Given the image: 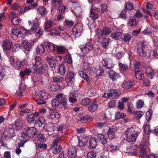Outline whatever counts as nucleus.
<instances>
[{
	"instance_id": "72a5a7b5",
	"label": "nucleus",
	"mask_w": 158,
	"mask_h": 158,
	"mask_svg": "<svg viewBox=\"0 0 158 158\" xmlns=\"http://www.w3.org/2000/svg\"><path fill=\"white\" fill-rule=\"evenodd\" d=\"M28 136L24 133H21L19 136V138L21 142L25 143L28 140Z\"/></svg>"
},
{
	"instance_id": "e433bc0d",
	"label": "nucleus",
	"mask_w": 158,
	"mask_h": 158,
	"mask_svg": "<svg viewBox=\"0 0 158 158\" xmlns=\"http://www.w3.org/2000/svg\"><path fill=\"white\" fill-rule=\"evenodd\" d=\"M118 64L119 67V69L120 71H126L128 69V67L126 64H123L122 63H119Z\"/></svg>"
},
{
	"instance_id": "5fc2aeb1",
	"label": "nucleus",
	"mask_w": 158,
	"mask_h": 158,
	"mask_svg": "<svg viewBox=\"0 0 158 158\" xmlns=\"http://www.w3.org/2000/svg\"><path fill=\"white\" fill-rule=\"evenodd\" d=\"M35 64L34 65L36 66L40 64L42 62V60L40 57L39 56H37L35 58Z\"/></svg>"
},
{
	"instance_id": "052dcab7",
	"label": "nucleus",
	"mask_w": 158,
	"mask_h": 158,
	"mask_svg": "<svg viewBox=\"0 0 158 158\" xmlns=\"http://www.w3.org/2000/svg\"><path fill=\"white\" fill-rule=\"evenodd\" d=\"M107 150L110 152L117 150L118 149V147L115 146H110L109 145L107 147Z\"/></svg>"
},
{
	"instance_id": "8fccbe9b",
	"label": "nucleus",
	"mask_w": 158,
	"mask_h": 158,
	"mask_svg": "<svg viewBox=\"0 0 158 158\" xmlns=\"http://www.w3.org/2000/svg\"><path fill=\"white\" fill-rule=\"evenodd\" d=\"M144 105V102L140 99L138 100L136 103V107L138 109H140L142 108Z\"/></svg>"
},
{
	"instance_id": "a211bd4d",
	"label": "nucleus",
	"mask_w": 158,
	"mask_h": 158,
	"mask_svg": "<svg viewBox=\"0 0 158 158\" xmlns=\"http://www.w3.org/2000/svg\"><path fill=\"white\" fill-rule=\"evenodd\" d=\"M97 140L96 138L94 137L91 138L89 142V148L91 149L96 148L97 145Z\"/></svg>"
},
{
	"instance_id": "4d7b16f0",
	"label": "nucleus",
	"mask_w": 158,
	"mask_h": 158,
	"mask_svg": "<svg viewBox=\"0 0 158 158\" xmlns=\"http://www.w3.org/2000/svg\"><path fill=\"white\" fill-rule=\"evenodd\" d=\"M80 74L81 77L84 78L86 81H88L89 80V78L88 75L86 74L83 71H80Z\"/></svg>"
},
{
	"instance_id": "37998d69",
	"label": "nucleus",
	"mask_w": 158,
	"mask_h": 158,
	"mask_svg": "<svg viewBox=\"0 0 158 158\" xmlns=\"http://www.w3.org/2000/svg\"><path fill=\"white\" fill-rule=\"evenodd\" d=\"M133 114L137 119H139L141 118L143 115L144 113L141 111L134 112Z\"/></svg>"
},
{
	"instance_id": "6e6552de",
	"label": "nucleus",
	"mask_w": 158,
	"mask_h": 158,
	"mask_svg": "<svg viewBox=\"0 0 158 158\" xmlns=\"http://www.w3.org/2000/svg\"><path fill=\"white\" fill-rule=\"evenodd\" d=\"M2 47L4 51H10L13 48V44L10 40L5 39L2 41Z\"/></svg>"
},
{
	"instance_id": "a19ab883",
	"label": "nucleus",
	"mask_w": 158,
	"mask_h": 158,
	"mask_svg": "<svg viewBox=\"0 0 158 158\" xmlns=\"http://www.w3.org/2000/svg\"><path fill=\"white\" fill-rule=\"evenodd\" d=\"M135 76L137 79L142 80L144 78V75L142 72L140 71H135Z\"/></svg>"
},
{
	"instance_id": "c756f323",
	"label": "nucleus",
	"mask_w": 158,
	"mask_h": 158,
	"mask_svg": "<svg viewBox=\"0 0 158 158\" xmlns=\"http://www.w3.org/2000/svg\"><path fill=\"white\" fill-rule=\"evenodd\" d=\"M89 17L93 20L92 22H94L95 20L98 18V15L96 13L91 10L89 14Z\"/></svg>"
},
{
	"instance_id": "f704fd0d",
	"label": "nucleus",
	"mask_w": 158,
	"mask_h": 158,
	"mask_svg": "<svg viewBox=\"0 0 158 158\" xmlns=\"http://www.w3.org/2000/svg\"><path fill=\"white\" fill-rule=\"evenodd\" d=\"M93 119V118L91 116H83L81 118L80 121L82 123H85L88 121H92Z\"/></svg>"
},
{
	"instance_id": "680f3d73",
	"label": "nucleus",
	"mask_w": 158,
	"mask_h": 158,
	"mask_svg": "<svg viewBox=\"0 0 158 158\" xmlns=\"http://www.w3.org/2000/svg\"><path fill=\"white\" fill-rule=\"evenodd\" d=\"M96 156V153L93 151L88 152L87 155V158H95Z\"/></svg>"
},
{
	"instance_id": "49530a36",
	"label": "nucleus",
	"mask_w": 158,
	"mask_h": 158,
	"mask_svg": "<svg viewBox=\"0 0 158 158\" xmlns=\"http://www.w3.org/2000/svg\"><path fill=\"white\" fill-rule=\"evenodd\" d=\"M69 101L70 102L73 103L76 102L77 99L73 97L75 96L73 94L70 92L69 94Z\"/></svg>"
},
{
	"instance_id": "39448f33",
	"label": "nucleus",
	"mask_w": 158,
	"mask_h": 158,
	"mask_svg": "<svg viewBox=\"0 0 158 158\" xmlns=\"http://www.w3.org/2000/svg\"><path fill=\"white\" fill-rule=\"evenodd\" d=\"M119 94L115 89H111L109 90L108 93H105L102 97L106 98L111 97L113 99H116L119 98Z\"/></svg>"
},
{
	"instance_id": "4be33fe9",
	"label": "nucleus",
	"mask_w": 158,
	"mask_h": 158,
	"mask_svg": "<svg viewBox=\"0 0 158 158\" xmlns=\"http://www.w3.org/2000/svg\"><path fill=\"white\" fill-rule=\"evenodd\" d=\"M146 73L147 75L151 79L153 78V77L154 74L153 71L150 67H148L146 68Z\"/></svg>"
},
{
	"instance_id": "c9c22d12",
	"label": "nucleus",
	"mask_w": 158,
	"mask_h": 158,
	"mask_svg": "<svg viewBox=\"0 0 158 158\" xmlns=\"http://www.w3.org/2000/svg\"><path fill=\"white\" fill-rule=\"evenodd\" d=\"M44 122V119L43 117H40L35 121L36 125L39 127H41Z\"/></svg>"
},
{
	"instance_id": "3c124183",
	"label": "nucleus",
	"mask_w": 158,
	"mask_h": 158,
	"mask_svg": "<svg viewBox=\"0 0 158 158\" xmlns=\"http://www.w3.org/2000/svg\"><path fill=\"white\" fill-rule=\"evenodd\" d=\"M145 147L143 146V148H141L140 150V155L143 157H146L147 156V153L145 150Z\"/></svg>"
},
{
	"instance_id": "c85d7f7f",
	"label": "nucleus",
	"mask_w": 158,
	"mask_h": 158,
	"mask_svg": "<svg viewBox=\"0 0 158 158\" xmlns=\"http://www.w3.org/2000/svg\"><path fill=\"white\" fill-rule=\"evenodd\" d=\"M101 42L103 48H106L109 45L110 42V40L109 38H104Z\"/></svg>"
},
{
	"instance_id": "20e7f679",
	"label": "nucleus",
	"mask_w": 158,
	"mask_h": 158,
	"mask_svg": "<svg viewBox=\"0 0 158 158\" xmlns=\"http://www.w3.org/2000/svg\"><path fill=\"white\" fill-rule=\"evenodd\" d=\"M146 44L144 42L139 43L137 45V49L138 53L140 56L144 57L146 55L145 51Z\"/></svg>"
},
{
	"instance_id": "4468645a",
	"label": "nucleus",
	"mask_w": 158,
	"mask_h": 158,
	"mask_svg": "<svg viewBox=\"0 0 158 158\" xmlns=\"http://www.w3.org/2000/svg\"><path fill=\"white\" fill-rule=\"evenodd\" d=\"M60 139V138H57L53 143L52 148H55V150L52 152L54 154H56L59 152L61 150L60 146L57 144Z\"/></svg>"
},
{
	"instance_id": "4c0bfd02",
	"label": "nucleus",
	"mask_w": 158,
	"mask_h": 158,
	"mask_svg": "<svg viewBox=\"0 0 158 158\" xmlns=\"http://www.w3.org/2000/svg\"><path fill=\"white\" fill-rule=\"evenodd\" d=\"M21 19L18 17H15L12 18L11 22L13 25H19V23Z\"/></svg>"
},
{
	"instance_id": "7c9ffc66",
	"label": "nucleus",
	"mask_w": 158,
	"mask_h": 158,
	"mask_svg": "<svg viewBox=\"0 0 158 158\" xmlns=\"http://www.w3.org/2000/svg\"><path fill=\"white\" fill-rule=\"evenodd\" d=\"M36 52L37 54H42L45 51L44 47L41 45H38L35 49Z\"/></svg>"
},
{
	"instance_id": "f8f14e48",
	"label": "nucleus",
	"mask_w": 158,
	"mask_h": 158,
	"mask_svg": "<svg viewBox=\"0 0 158 158\" xmlns=\"http://www.w3.org/2000/svg\"><path fill=\"white\" fill-rule=\"evenodd\" d=\"M102 64L106 69H109L113 66L112 61L108 58H105L103 59Z\"/></svg>"
},
{
	"instance_id": "393cba45",
	"label": "nucleus",
	"mask_w": 158,
	"mask_h": 158,
	"mask_svg": "<svg viewBox=\"0 0 158 158\" xmlns=\"http://www.w3.org/2000/svg\"><path fill=\"white\" fill-rule=\"evenodd\" d=\"M109 77L113 81L116 80L118 77V74L113 70H110L109 72Z\"/></svg>"
},
{
	"instance_id": "cd10ccee",
	"label": "nucleus",
	"mask_w": 158,
	"mask_h": 158,
	"mask_svg": "<svg viewBox=\"0 0 158 158\" xmlns=\"http://www.w3.org/2000/svg\"><path fill=\"white\" fill-rule=\"evenodd\" d=\"M111 37L112 38L118 40L122 39V35L121 33L117 32L112 33Z\"/></svg>"
},
{
	"instance_id": "58836bf2",
	"label": "nucleus",
	"mask_w": 158,
	"mask_h": 158,
	"mask_svg": "<svg viewBox=\"0 0 158 158\" xmlns=\"http://www.w3.org/2000/svg\"><path fill=\"white\" fill-rule=\"evenodd\" d=\"M88 139V138L86 137L82 138L81 141L79 142V145L80 146H84L87 144Z\"/></svg>"
},
{
	"instance_id": "9b49d317",
	"label": "nucleus",
	"mask_w": 158,
	"mask_h": 158,
	"mask_svg": "<svg viewBox=\"0 0 158 158\" xmlns=\"http://www.w3.org/2000/svg\"><path fill=\"white\" fill-rule=\"evenodd\" d=\"M56 98L60 100V102L64 106V108H67V100L65 96L62 93H60L56 96Z\"/></svg>"
},
{
	"instance_id": "412c9836",
	"label": "nucleus",
	"mask_w": 158,
	"mask_h": 158,
	"mask_svg": "<svg viewBox=\"0 0 158 158\" xmlns=\"http://www.w3.org/2000/svg\"><path fill=\"white\" fill-rule=\"evenodd\" d=\"M48 94L45 92V91H40L38 95L37 98L39 97V98H43L44 99H48Z\"/></svg>"
},
{
	"instance_id": "dca6fc26",
	"label": "nucleus",
	"mask_w": 158,
	"mask_h": 158,
	"mask_svg": "<svg viewBox=\"0 0 158 158\" xmlns=\"http://www.w3.org/2000/svg\"><path fill=\"white\" fill-rule=\"evenodd\" d=\"M68 155L70 157H74L76 156L77 150L74 147L71 146L68 149Z\"/></svg>"
},
{
	"instance_id": "09e8293b",
	"label": "nucleus",
	"mask_w": 158,
	"mask_h": 158,
	"mask_svg": "<svg viewBox=\"0 0 158 158\" xmlns=\"http://www.w3.org/2000/svg\"><path fill=\"white\" fill-rule=\"evenodd\" d=\"M97 69L94 71V72L96 73L97 75L101 76L104 72L103 69L100 67H98L96 68Z\"/></svg>"
},
{
	"instance_id": "864d4df0",
	"label": "nucleus",
	"mask_w": 158,
	"mask_h": 158,
	"mask_svg": "<svg viewBox=\"0 0 158 158\" xmlns=\"http://www.w3.org/2000/svg\"><path fill=\"white\" fill-rule=\"evenodd\" d=\"M31 112V110L29 109H26L21 110L19 113V114L21 116H23L26 113H29Z\"/></svg>"
},
{
	"instance_id": "473e14b6",
	"label": "nucleus",
	"mask_w": 158,
	"mask_h": 158,
	"mask_svg": "<svg viewBox=\"0 0 158 158\" xmlns=\"http://www.w3.org/2000/svg\"><path fill=\"white\" fill-rule=\"evenodd\" d=\"M91 100L88 98H86L82 99L80 102L81 105L85 106L88 105L91 102Z\"/></svg>"
},
{
	"instance_id": "f03ea898",
	"label": "nucleus",
	"mask_w": 158,
	"mask_h": 158,
	"mask_svg": "<svg viewBox=\"0 0 158 158\" xmlns=\"http://www.w3.org/2000/svg\"><path fill=\"white\" fill-rule=\"evenodd\" d=\"M9 61L12 66L16 69H20L22 65L26 64L24 60L21 61L17 58L12 56L10 57Z\"/></svg>"
},
{
	"instance_id": "338daca9",
	"label": "nucleus",
	"mask_w": 158,
	"mask_h": 158,
	"mask_svg": "<svg viewBox=\"0 0 158 158\" xmlns=\"http://www.w3.org/2000/svg\"><path fill=\"white\" fill-rule=\"evenodd\" d=\"M107 124L105 122H98L97 123V127L100 128H102L106 126Z\"/></svg>"
},
{
	"instance_id": "423d86ee",
	"label": "nucleus",
	"mask_w": 158,
	"mask_h": 158,
	"mask_svg": "<svg viewBox=\"0 0 158 158\" xmlns=\"http://www.w3.org/2000/svg\"><path fill=\"white\" fill-rule=\"evenodd\" d=\"M75 74L73 72L68 71L66 74L65 80L69 86H72L74 81Z\"/></svg>"
},
{
	"instance_id": "a878e982",
	"label": "nucleus",
	"mask_w": 158,
	"mask_h": 158,
	"mask_svg": "<svg viewBox=\"0 0 158 158\" xmlns=\"http://www.w3.org/2000/svg\"><path fill=\"white\" fill-rule=\"evenodd\" d=\"M98 107L97 104L93 103L88 107V110L91 112H94L97 109Z\"/></svg>"
},
{
	"instance_id": "de8ad7c7",
	"label": "nucleus",
	"mask_w": 158,
	"mask_h": 158,
	"mask_svg": "<svg viewBox=\"0 0 158 158\" xmlns=\"http://www.w3.org/2000/svg\"><path fill=\"white\" fill-rule=\"evenodd\" d=\"M51 104L53 107L56 108L59 106L60 102L59 100L56 99H53L51 101Z\"/></svg>"
},
{
	"instance_id": "2f4dec72",
	"label": "nucleus",
	"mask_w": 158,
	"mask_h": 158,
	"mask_svg": "<svg viewBox=\"0 0 158 158\" xmlns=\"http://www.w3.org/2000/svg\"><path fill=\"white\" fill-rule=\"evenodd\" d=\"M138 23V21L136 20L135 17H132L129 20L128 23V26L131 27L136 26Z\"/></svg>"
},
{
	"instance_id": "6e6d98bb",
	"label": "nucleus",
	"mask_w": 158,
	"mask_h": 158,
	"mask_svg": "<svg viewBox=\"0 0 158 158\" xmlns=\"http://www.w3.org/2000/svg\"><path fill=\"white\" fill-rule=\"evenodd\" d=\"M26 118L29 123L35 120V118L32 114H31L26 116Z\"/></svg>"
},
{
	"instance_id": "5701e85b",
	"label": "nucleus",
	"mask_w": 158,
	"mask_h": 158,
	"mask_svg": "<svg viewBox=\"0 0 158 158\" xmlns=\"http://www.w3.org/2000/svg\"><path fill=\"white\" fill-rule=\"evenodd\" d=\"M100 142L103 144H106L107 142V140L105 136L102 134H98L97 136Z\"/></svg>"
},
{
	"instance_id": "69168bd1",
	"label": "nucleus",
	"mask_w": 158,
	"mask_h": 158,
	"mask_svg": "<svg viewBox=\"0 0 158 158\" xmlns=\"http://www.w3.org/2000/svg\"><path fill=\"white\" fill-rule=\"evenodd\" d=\"M65 59L66 61L68 63L71 64L72 63V59L70 54H69L66 56Z\"/></svg>"
},
{
	"instance_id": "f3484780",
	"label": "nucleus",
	"mask_w": 158,
	"mask_h": 158,
	"mask_svg": "<svg viewBox=\"0 0 158 158\" xmlns=\"http://www.w3.org/2000/svg\"><path fill=\"white\" fill-rule=\"evenodd\" d=\"M20 34V29L19 28H15L12 31L10 36L14 39L16 40L18 38V35Z\"/></svg>"
},
{
	"instance_id": "ea45409f",
	"label": "nucleus",
	"mask_w": 158,
	"mask_h": 158,
	"mask_svg": "<svg viewBox=\"0 0 158 158\" xmlns=\"http://www.w3.org/2000/svg\"><path fill=\"white\" fill-rule=\"evenodd\" d=\"M22 44L26 50L29 51L30 50L31 48V45L27 41L24 40L22 41Z\"/></svg>"
},
{
	"instance_id": "1a4fd4ad",
	"label": "nucleus",
	"mask_w": 158,
	"mask_h": 158,
	"mask_svg": "<svg viewBox=\"0 0 158 158\" xmlns=\"http://www.w3.org/2000/svg\"><path fill=\"white\" fill-rule=\"evenodd\" d=\"M72 10L77 17L81 16L82 13V10L79 4L77 2L73 3Z\"/></svg>"
},
{
	"instance_id": "b1692460",
	"label": "nucleus",
	"mask_w": 158,
	"mask_h": 158,
	"mask_svg": "<svg viewBox=\"0 0 158 158\" xmlns=\"http://www.w3.org/2000/svg\"><path fill=\"white\" fill-rule=\"evenodd\" d=\"M67 51V49L64 46H59L56 47V51L59 54H63Z\"/></svg>"
},
{
	"instance_id": "e2e57ef3",
	"label": "nucleus",
	"mask_w": 158,
	"mask_h": 158,
	"mask_svg": "<svg viewBox=\"0 0 158 158\" xmlns=\"http://www.w3.org/2000/svg\"><path fill=\"white\" fill-rule=\"evenodd\" d=\"M25 72L26 73L30 75V74L32 73H34L35 72V68H34L33 66V68L32 69L27 68L25 71Z\"/></svg>"
},
{
	"instance_id": "bf43d9fd",
	"label": "nucleus",
	"mask_w": 158,
	"mask_h": 158,
	"mask_svg": "<svg viewBox=\"0 0 158 158\" xmlns=\"http://www.w3.org/2000/svg\"><path fill=\"white\" fill-rule=\"evenodd\" d=\"M37 11L40 15H43L44 14L46 11V10L44 7L40 6L38 9Z\"/></svg>"
},
{
	"instance_id": "a18cd8bd",
	"label": "nucleus",
	"mask_w": 158,
	"mask_h": 158,
	"mask_svg": "<svg viewBox=\"0 0 158 158\" xmlns=\"http://www.w3.org/2000/svg\"><path fill=\"white\" fill-rule=\"evenodd\" d=\"M96 36L100 40L104 35L103 31L101 29H98L97 30L96 32Z\"/></svg>"
},
{
	"instance_id": "79ce46f5",
	"label": "nucleus",
	"mask_w": 158,
	"mask_h": 158,
	"mask_svg": "<svg viewBox=\"0 0 158 158\" xmlns=\"http://www.w3.org/2000/svg\"><path fill=\"white\" fill-rule=\"evenodd\" d=\"M60 117L59 114L56 112H51L50 114V118L54 120H57Z\"/></svg>"
},
{
	"instance_id": "774afa93",
	"label": "nucleus",
	"mask_w": 158,
	"mask_h": 158,
	"mask_svg": "<svg viewBox=\"0 0 158 158\" xmlns=\"http://www.w3.org/2000/svg\"><path fill=\"white\" fill-rule=\"evenodd\" d=\"M132 37V36L130 35L126 34L125 35L123 40L125 42L129 41L130 40Z\"/></svg>"
},
{
	"instance_id": "0eeeda50",
	"label": "nucleus",
	"mask_w": 158,
	"mask_h": 158,
	"mask_svg": "<svg viewBox=\"0 0 158 158\" xmlns=\"http://www.w3.org/2000/svg\"><path fill=\"white\" fill-rule=\"evenodd\" d=\"M82 52L84 53L87 54L93 49V45L90 42L87 43L86 44L81 45L80 46Z\"/></svg>"
},
{
	"instance_id": "6ab92c4d",
	"label": "nucleus",
	"mask_w": 158,
	"mask_h": 158,
	"mask_svg": "<svg viewBox=\"0 0 158 158\" xmlns=\"http://www.w3.org/2000/svg\"><path fill=\"white\" fill-rule=\"evenodd\" d=\"M135 84L134 81H124L123 83V87L125 89H128L132 87Z\"/></svg>"
},
{
	"instance_id": "c03bdc74",
	"label": "nucleus",
	"mask_w": 158,
	"mask_h": 158,
	"mask_svg": "<svg viewBox=\"0 0 158 158\" xmlns=\"http://www.w3.org/2000/svg\"><path fill=\"white\" fill-rule=\"evenodd\" d=\"M35 140L38 142H43L44 141V138L42 134H38L35 138Z\"/></svg>"
},
{
	"instance_id": "aec40b11",
	"label": "nucleus",
	"mask_w": 158,
	"mask_h": 158,
	"mask_svg": "<svg viewBox=\"0 0 158 158\" xmlns=\"http://www.w3.org/2000/svg\"><path fill=\"white\" fill-rule=\"evenodd\" d=\"M116 130L113 128H110L108 131V134L109 138L110 139H113L115 137V132Z\"/></svg>"
},
{
	"instance_id": "603ef678",
	"label": "nucleus",
	"mask_w": 158,
	"mask_h": 158,
	"mask_svg": "<svg viewBox=\"0 0 158 158\" xmlns=\"http://www.w3.org/2000/svg\"><path fill=\"white\" fill-rule=\"evenodd\" d=\"M133 9V4L130 2H126L125 4V9L130 10Z\"/></svg>"
},
{
	"instance_id": "9d476101",
	"label": "nucleus",
	"mask_w": 158,
	"mask_h": 158,
	"mask_svg": "<svg viewBox=\"0 0 158 158\" xmlns=\"http://www.w3.org/2000/svg\"><path fill=\"white\" fill-rule=\"evenodd\" d=\"M82 30V24L78 23L73 27V33L75 36L78 37L80 35Z\"/></svg>"
},
{
	"instance_id": "0e129e2a",
	"label": "nucleus",
	"mask_w": 158,
	"mask_h": 158,
	"mask_svg": "<svg viewBox=\"0 0 158 158\" xmlns=\"http://www.w3.org/2000/svg\"><path fill=\"white\" fill-rule=\"evenodd\" d=\"M146 118L147 120L149 121L151 119L152 116V111L149 110L146 113Z\"/></svg>"
},
{
	"instance_id": "ddd939ff",
	"label": "nucleus",
	"mask_w": 158,
	"mask_h": 158,
	"mask_svg": "<svg viewBox=\"0 0 158 158\" xmlns=\"http://www.w3.org/2000/svg\"><path fill=\"white\" fill-rule=\"evenodd\" d=\"M26 131V134L28 137L33 138L36 134V130L34 127H27Z\"/></svg>"
},
{
	"instance_id": "7ed1b4c3",
	"label": "nucleus",
	"mask_w": 158,
	"mask_h": 158,
	"mask_svg": "<svg viewBox=\"0 0 158 158\" xmlns=\"http://www.w3.org/2000/svg\"><path fill=\"white\" fill-rule=\"evenodd\" d=\"M15 130L13 128L6 129L2 135V138L5 140H7L12 138L15 136Z\"/></svg>"
},
{
	"instance_id": "bb28decb",
	"label": "nucleus",
	"mask_w": 158,
	"mask_h": 158,
	"mask_svg": "<svg viewBox=\"0 0 158 158\" xmlns=\"http://www.w3.org/2000/svg\"><path fill=\"white\" fill-rule=\"evenodd\" d=\"M58 71L59 74L61 75H64L66 72V68L64 64H60L59 65Z\"/></svg>"
},
{
	"instance_id": "13d9d810",
	"label": "nucleus",
	"mask_w": 158,
	"mask_h": 158,
	"mask_svg": "<svg viewBox=\"0 0 158 158\" xmlns=\"http://www.w3.org/2000/svg\"><path fill=\"white\" fill-rule=\"evenodd\" d=\"M144 132L147 134L151 133L152 131L150 129V126L149 125H146L144 127Z\"/></svg>"
},
{
	"instance_id": "f257e3e1",
	"label": "nucleus",
	"mask_w": 158,
	"mask_h": 158,
	"mask_svg": "<svg viewBox=\"0 0 158 158\" xmlns=\"http://www.w3.org/2000/svg\"><path fill=\"white\" fill-rule=\"evenodd\" d=\"M140 129L137 127H132L128 129L124 133L126 140L128 142H135L139 135Z\"/></svg>"
},
{
	"instance_id": "2eb2a0df",
	"label": "nucleus",
	"mask_w": 158,
	"mask_h": 158,
	"mask_svg": "<svg viewBox=\"0 0 158 158\" xmlns=\"http://www.w3.org/2000/svg\"><path fill=\"white\" fill-rule=\"evenodd\" d=\"M35 65H33L34 68H35V71L37 73L39 74H43L47 69L48 67L46 65H44L41 66V67H37Z\"/></svg>"
}]
</instances>
